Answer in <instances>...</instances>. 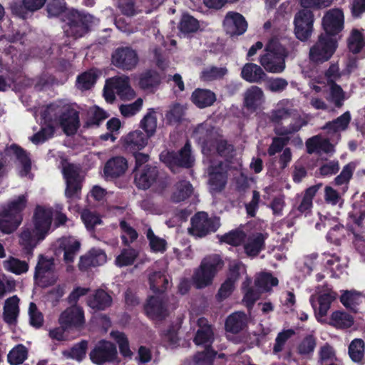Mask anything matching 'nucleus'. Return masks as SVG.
Masks as SVG:
<instances>
[{"label":"nucleus","instance_id":"1","mask_svg":"<svg viewBox=\"0 0 365 365\" xmlns=\"http://www.w3.org/2000/svg\"><path fill=\"white\" fill-rule=\"evenodd\" d=\"M52 217L53 212L51 209L41 205L36 207L32 217L33 229L24 230L19 236V242L25 255H32L36 244L45 239L51 228Z\"/></svg>","mask_w":365,"mask_h":365},{"label":"nucleus","instance_id":"2","mask_svg":"<svg viewBox=\"0 0 365 365\" xmlns=\"http://www.w3.org/2000/svg\"><path fill=\"white\" fill-rule=\"evenodd\" d=\"M289 55L288 49L277 40L270 39L260 56L259 63L264 70L272 73H281L285 68V59Z\"/></svg>","mask_w":365,"mask_h":365},{"label":"nucleus","instance_id":"3","mask_svg":"<svg viewBox=\"0 0 365 365\" xmlns=\"http://www.w3.org/2000/svg\"><path fill=\"white\" fill-rule=\"evenodd\" d=\"M26 204V196L21 195L2 207L0 212V230L2 232L10 234L18 228L22 222V212Z\"/></svg>","mask_w":365,"mask_h":365},{"label":"nucleus","instance_id":"4","mask_svg":"<svg viewBox=\"0 0 365 365\" xmlns=\"http://www.w3.org/2000/svg\"><path fill=\"white\" fill-rule=\"evenodd\" d=\"M224 264L225 262L220 255L212 254L205 257L192 276L195 287L203 289L211 285Z\"/></svg>","mask_w":365,"mask_h":365},{"label":"nucleus","instance_id":"5","mask_svg":"<svg viewBox=\"0 0 365 365\" xmlns=\"http://www.w3.org/2000/svg\"><path fill=\"white\" fill-rule=\"evenodd\" d=\"M339 38H330L327 35H319L316 43L310 48L309 61L317 65L328 61L338 48Z\"/></svg>","mask_w":365,"mask_h":365},{"label":"nucleus","instance_id":"6","mask_svg":"<svg viewBox=\"0 0 365 365\" xmlns=\"http://www.w3.org/2000/svg\"><path fill=\"white\" fill-rule=\"evenodd\" d=\"M160 160L173 173L175 168H191L194 165L195 159L192 155L190 143L187 140L178 152L163 151L160 154Z\"/></svg>","mask_w":365,"mask_h":365},{"label":"nucleus","instance_id":"7","mask_svg":"<svg viewBox=\"0 0 365 365\" xmlns=\"http://www.w3.org/2000/svg\"><path fill=\"white\" fill-rule=\"evenodd\" d=\"M91 16L78 11H69L66 16L67 28L65 33L68 36L78 38L89 31V25L91 23Z\"/></svg>","mask_w":365,"mask_h":365},{"label":"nucleus","instance_id":"8","mask_svg":"<svg viewBox=\"0 0 365 365\" xmlns=\"http://www.w3.org/2000/svg\"><path fill=\"white\" fill-rule=\"evenodd\" d=\"M190 232L197 237H203L215 232L220 226L219 217H209L205 212H198L191 218Z\"/></svg>","mask_w":365,"mask_h":365},{"label":"nucleus","instance_id":"9","mask_svg":"<svg viewBox=\"0 0 365 365\" xmlns=\"http://www.w3.org/2000/svg\"><path fill=\"white\" fill-rule=\"evenodd\" d=\"M89 356L91 361L96 365L114 362L118 358L116 346L111 341L101 339L91 351Z\"/></svg>","mask_w":365,"mask_h":365},{"label":"nucleus","instance_id":"10","mask_svg":"<svg viewBox=\"0 0 365 365\" xmlns=\"http://www.w3.org/2000/svg\"><path fill=\"white\" fill-rule=\"evenodd\" d=\"M62 173L66 183L65 190L66 198H79L82 189V182L78 168L74 164L67 163L63 166Z\"/></svg>","mask_w":365,"mask_h":365},{"label":"nucleus","instance_id":"11","mask_svg":"<svg viewBox=\"0 0 365 365\" xmlns=\"http://www.w3.org/2000/svg\"><path fill=\"white\" fill-rule=\"evenodd\" d=\"M314 16L310 9H301L294 16V34L299 41H307L312 36Z\"/></svg>","mask_w":365,"mask_h":365},{"label":"nucleus","instance_id":"12","mask_svg":"<svg viewBox=\"0 0 365 365\" xmlns=\"http://www.w3.org/2000/svg\"><path fill=\"white\" fill-rule=\"evenodd\" d=\"M322 27L324 33L320 35H327L330 38L336 36L342 31L344 27V16L340 9L328 11L322 19Z\"/></svg>","mask_w":365,"mask_h":365},{"label":"nucleus","instance_id":"13","mask_svg":"<svg viewBox=\"0 0 365 365\" xmlns=\"http://www.w3.org/2000/svg\"><path fill=\"white\" fill-rule=\"evenodd\" d=\"M111 61L113 66L123 71H131L138 63V56L135 50L130 46L117 48L112 53Z\"/></svg>","mask_w":365,"mask_h":365},{"label":"nucleus","instance_id":"14","mask_svg":"<svg viewBox=\"0 0 365 365\" xmlns=\"http://www.w3.org/2000/svg\"><path fill=\"white\" fill-rule=\"evenodd\" d=\"M5 155L14 156L21 163L23 171L27 175L31 169V160L27 152L16 143L7 146L4 150V154L0 152V178L3 174V169L6 165Z\"/></svg>","mask_w":365,"mask_h":365},{"label":"nucleus","instance_id":"15","mask_svg":"<svg viewBox=\"0 0 365 365\" xmlns=\"http://www.w3.org/2000/svg\"><path fill=\"white\" fill-rule=\"evenodd\" d=\"M57 119L63 133L67 136L75 135L80 128L79 112L73 108H68L61 111V108L57 110Z\"/></svg>","mask_w":365,"mask_h":365},{"label":"nucleus","instance_id":"16","mask_svg":"<svg viewBox=\"0 0 365 365\" xmlns=\"http://www.w3.org/2000/svg\"><path fill=\"white\" fill-rule=\"evenodd\" d=\"M59 324L64 328H81L85 324L84 312L81 307L73 305L64 310L58 319Z\"/></svg>","mask_w":365,"mask_h":365},{"label":"nucleus","instance_id":"17","mask_svg":"<svg viewBox=\"0 0 365 365\" xmlns=\"http://www.w3.org/2000/svg\"><path fill=\"white\" fill-rule=\"evenodd\" d=\"M144 310L151 319L162 321L168 315L166 302L162 296H150L144 305Z\"/></svg>","mask_w":365,"mask_h":365},{"label":"nucleus","instance_id":"18","mask_svg":"<svg viewBox=\"0 0 365 365\" xmlns=\"http://www.w3.org/2000/svg\"><path fill=\"white\" fill-rule=\"evenodd\" d=\"M223 26L226 34L233 37L242 35L247 31V23L241 14L229 11L223 21Z\"/></svg>","mask_w":365,"mask_h":365},{"label":"nucleus","instance_id":"19","mask_svg":"<svg viewBox=\"0 0 365 365\" xmlns=\"http://www.w3.org/2000/svg\"><path fill=\"white\" fill-rule=\"evenodd\" d=\"M150 138L141 130H135L121 138L122 146L128 153H137L146 147Z\"/></svg>","mask_w":365,"mask_h":365},{"label":"nucleus","instance_id":"20","mask_svg":"<svg viewBox=\"0 0 365 365\" xmlns=\"http://www.w3.org/2000/svg\"><path fill=\"white\" fill-rule=\"evenodd\" d=\"M128 168V160L123 156H114L106 161L103 174L107 180H114L125 174Z\"/></svg>","mask_w":365,"mask_h":365},{"label":"nucleus","instance_id":"21","mask_svg":"<svg viewBox=\"0 0 365 365\" xmlns=\"http://www.w3.org/2000/svg\"><path fill=\"white\" fill-rule=\"evenodd\" d=\"M159 177V170L156 166L147 165L139 173L135 174V183L138 188L147 190L153 185Z\"/></svg>","mask_w":365,"mask_h":365},{"label":"nucleus","instance_id":"22","mask_svg":"<svg viewBox=\"0 0 365 365\" xmlns=\"http://www.w3.org/2000/svg\"><path fill=\"white\" fill-rule=\"evenodd\" d=\"M337 296V293L333 290H329L327 292L319 294L317 297L318 307L312 297L310 298V302L318 322L321 321V318L327 316L331 303L336 300Z\"/></svg>","mask_w":365,"mask_h":365},{"label":"nucleus","instance_id":"23","mask_svg":"<svg viewBox=\"0 0 365 365\" xmlns=\"http://www.w3.org/2000/svg\"><path fill=\"white\" fill-rule=\"evenodd\" d=\"M227 182V172L225 170L222 163L209 168V185L216 192H221Z\"/></svg>","mask_w":365,"mask_h":365},{"label":"nucleus","instance_id":"24","mask_svg":"<svg viewBox=\"0 0 365 365\" xmlns=\"http://www.w3.org/2000/svg\"><path fill=\"white\" fill-rule=\"evenodd\" d=\"M322 184L312 185L304 190L302 199L298 205H294L293 211L297 212V216L304 215L307 216L312 212L313 199L317 193Z\"/></svg>","mask_w":365,"mask_h":365},{"label":"nucleus","instance_id":"25","mask_svg":"<svg viewBox=\"0 0 365 365\" xmlns=\"http://www.w3.org/2000/svg\"><path fill=\"white\" fill-rule=\"evenodd\" d=\"M112 302V297L102 289H96L87 299L88 306L96 312L106 310L111 306Z\"/></svg>","mask_w":365,"mask_h":365},{"label":"nucleus","instance_id":"26","mask_svg":"<svg viewBox=\"0 0 365 365\" xmlns=\"http://www.w3.org/2000/svg\"><path fill=\"white\" fill-rule=\"evenodd\" d=\"M58 247L63 251L64 262L70 264L81 249V242L72 237H62L58 241Z\"/></svg>","mask_w":365,"mask_h":365},{"label":"nucleus","instance_id":"27","mask_svg":"<svg viewBox=\"0 0 365 365\" xmlns=\"http://www.w3.org/2000/svg\"><path fill=\"white\" fill-rule=\"evenodd\" d=\"M59 109V106L55 103H50L42 111L41 115L42 120L45 123V125L41 127V131L49 139L53 136L55 128L53 122L57 119V110Z\"/></svg>","mask_w":365,"mask_h":365},{"label":"nucleus","instance_id":"28","mask_svg":"<svg viewBox=\"0 0 365 365\" xmlns=\"http://www.w3.org/2000/svg\"><path fill=\"white\" fill-rule=\"evenodd\" d=\"M107 84L115 89V93L122 99H131L134 97V91L130 86L128 77H114L107 80Z\"/></svg>","mask_w":365,"mask_h":365},{"label":"nucleus","instance_id":"29","mask_svg":"<svg viewBox=\"0 0 365 365\" xmlns=\"http://www.w3.org/2000/svg\"><path fill=\"white\" fill-rule=\"evenodd\" d=\"M241 77L249 83H261L267 76L261 66L254 63H247L242 68Z\"/></svg>","mask_w":365,"mask_h":365},{"label":"nucleus","instance_id":"30","mask_svg":"<svg viewBox=\"0 0 365 365\" xmlns=\"http://www.w3.org/2000/svg\"><path fill=\"white\" fill-rule=\"evenodd\" d=\"M47 0H22V3L12 7L13 13L19 17L26 19L29 12H34L41 9Z\"/></svg>","mask_w":365,"mask_h":365},{"label":"nucleus","instance_id":"31","mask_svg":"<svg viewBox=\"0 0 365 365\" xmlns=\"http://www.w3.org/2000/svg\"><path fill=\"white\" fill-rule=\"evenodd\" d=\"M215 93L209 90L196 88L191 95V101L199 108L210 107L216 101Z\"/></svg>","mask_w":365,"mask_h":365},{"label":"nucleus","instance_id":"32","mask_svg":"<svg viewBox=\"0 0 365 365\" xmlns=\"http://www.w3.org/2000/svg\"><path fill=\"white\" fill-rule=\"evenodd\" d=\"M264 93L262 90L255 86L247 89L244 98V105L248 110L255 112L262 105Z\"/></svg>","mask_w":365,"mask_h":365},{"label":"nucleus","instance_id":"33","mask_svg":"<svg viewBox=\"0 0 365 365\" xmlns=\"http://www.w3.org/2000/svg\"><path fill=\"white\" fill-rule=\"evenodd\" d=\"M363 295L354 289L343 290L339 297L340 302L348 310L356 313L358 306L362 302Z\"/></svg>","mask_w":365,"mask_h":365},{"label":"nucleus","instance_id":"34","mask_svg":"<svg viewBox=\"0 0 365 365\" xmlns=\"http://www.w3.org/2000/svg\"><path fill=\"white\" fill-rule=\"evenodd\" d=\"M19 300L16 295L6 299L3 312L4 320L6 323L14 324L16 322L19 313Z\"/></svg>","mask_w":365,"mask_h":365},{"label":"nucleus","instance_id":"35","mask_svg":"<svg viewBox=\"0 0 365 365\" xmlns=\"http://www.w3.org/2000/svg\"><path fill=\"white\" fill-rule=\"evenodd\" d=\"M161 82L160 74L154 70H147L140 75L138 85L144 91H153Z\"/></svg>","mask_w":365,"mask_h":365},{"label":"nucleus","instance_id":"36","mask_svg":"<svg viewBox=\"0 0 365 365\" xmlns=\"http://www.w3.org/2000/svg\"><path fill=\"white\" fill-rule=\"evenodd\" d=\"M150 289L156 294H163L168 289L170 281L162 272H154L149 276Z\"/></svg>","mask_w":365,"mask_h":365},{"label":"nucleus","instance_id":"37","mask_svg":"<svg viewBox=\"0 0 365 365\" xmlns=\"http://www.w3.org/2000/svg\"><path fill=\"white\" fill-rule=\"evenodd\" d=\"M246 327L245 314L237 312L229 315L225 323L227 332L238 334Z\"/></svg>","mask_w":365,"mask_h":365},{"label":"nucleus","instance_id":"38","mask_svg":"<svg viewBox=\"0 0 365 365\" xmlns=\"http://www.w3.org/2000/svg\"><path fill=\"white\" fill-rule=\"evenodd\" d=\"M354 322L353 316L344 311L336 310L331 314L329 324L336 329H346L350 328Z\"/></svg>","mask_w":365,"mask_h":365},{"label":"nucleus","instance_id":"39","mask_svg":"<svg viewBox=\"0 0 365 365\" xmlns=\"http://www.w3.org/2000/svg\"><path fill=\"white\" fill-rule=\"evenodd\" d=\"M365 47V35L357 29H353L347 38V48L354 53H359Z\"/></svg>","mask_w":365,"mask_h":365},{"label":"nucleus","instance_id":"40","mask_svg":"<svg viewBox=\"0 0 365 365\" xmlns=\"http://www.w3.org/2000/svg\"><path fill=\"white\" fill-rule=\"evenodd\" d=\"M140 127L145 131V134L149 138L153 137L157 129L156 112L153 108L148 109L140 122Z\"/></svg>","mask_w":365,"mask_h":365},{"label":"nucleus","instance_id":"41","mask_svg":"<svg viewBox=\"0 0 365 365\" xmlns=\"http://www.w3.org/2000/svg\"><path fill=\"white\" fill-rule=\"evenodd\" d=\"M54 269V259L48 258L42 255L38 257V260L35 267L34 279L41 280L44 277L46 273L52 272Z\"/></svg>","mask_w":365,"mask_h":365},{"label":"nucleus","instance_id":"42","mask_svg":"<svg viewBox=\"0 0 365 365\" xmlns=\"http://www.w3.org/2000/svg\"><path fill=\"white\" fill-rule=\"evenodd\" d=\"M214 333L210 325L200 327L196 332L193 341L196 345H202L205 347H212Z\"/></svg>","mask_w":365,"mask_h":365},{"label":"nucleus","instance_id":"43","mask_svg":"<svg viewBox=\"0 0 365 365\" xmlns=\"http://www.w3.org/2000/svg\"><path fill=\"white\" fill-rule=\"evenodd\" d=\"M265 237L263 234L257 233L244 245L245 253L250 257H256L264 248Z\"/></svg>","mask_w":365,"mask_h":365},{"label":"nucleus","instance_id":"44","mask_svg":"<svg viewBox=\"0 0 365 365\" xmlns=\"http://www.w3.org/2000/svg\"><path fill=\"white\" fill-rule=\"evenodd\" d=\"M348 354L355 363H361L364 357L365 344L361 339H354L348 347Z\"/></svg>","mask_w":365,"mask_h":365},{"label":"nucleus","instance_id":"45","mask_svg":"<svg viewBox=\"0 0 365 365\" xmlns=\"http://www.w3.org/2000/svg\"><path fill=\"white\" fill-rule=\"evenodd\" d=\"M217 352L212 347H205L203 351H197L192 357L194 365H213Z\"/></svg>","mask_w":365,"mask_h":365},{"label":"nucleus","instance_id":"46","mask_svg":"<svg viewBox=\"0 0 365 365\" xmlns=\"http://www.w3.org/2000/svg\"><path fill=\"white\" fill-rule=\"evenodd\" d=\"M28 356V350L21 344L15 346L8 354L7 360L11 365L21 364Z\"/></svg>","mask_w":365,"mask_h":365},{"label":"nucleus","instance_id":"47","mask_svg":"<svg viewBox=\"0 0 365 365\" xmlns=\"http://www.w3.org/2000/svg\"><path fill=\"white\" fill-rule=\"evenodd\" d=\"M146 237L149 242V246L153 252L164 253L167 250V242L165 239L155 235L150 227L146 232Z\"/></svg>","mask_w":365,"mask_h":365},{"label":"nucleus","instance_id":"48","mask_svg":"<svg viewBox=\"0 0 365 365\" xmlns=\"http://www.w3.org/2000/svg\"><path fill=\"white\" fill-rule=\"evenodd\" d=\"M88 119L84 124V128H87L93 125L98 126L103 120L108 117L104 110L96 106L88 111Z\"/></svg>","mask_w":365,"mask_h":365},{"label":"nucleus","instance_id":"49","mask_svg":"<svg viewBox=\"0 0 365 365\" xmlns=\"http://www.w3.org/2000/svg\"><path fill=\"white\" fill-rule=\"evenodd\" d=\"M351 121V114L349 111H346L342 115L332 121H329L326 123L325 128L337 132L339 130H345L347 129Z\"/></svg>","mask_w":365,"mask_h":365},{"label":"nucleus","instance_id":"50","mask_svg":"<svg viewBox=\"0 0 365 365\" xmlns=\"http://www.w3.org/2000/svg\"><path fill=\"white\" fill-rule=\"evenodd\" d=\"M227 73L225 67L210 66L201 72L200 78L204 81H212L222 78Z\"/></svg>","mask_w":365,"mask_h":365},{"label":"nucleus","instance_id":"51","mask_svg":"<svg viewBox=\"0 0 365 365\" xmlns=\"http://www.w3.org/2000/svg\"><path fill=\"white\" fill-rule=\"evenodd\" d=\"M192 192L193 187L189 181H180L177 184V191L173 194V200L177 202L184 201L191 196Z\"/></svg>","mask_w":365,"mask_h":365},{"label":"nucleus","instance_id":"52","mask_svg":"<svg viewBox=\"0 0 365 365\" xmlns=\"http://www.w3.org/2000/svg\"><path fill=\"white\" fill-rule=\"evenodd\" d=\"M200 27L198 21L189 14H183L180 19L178 29L183 34L196 32Z\"/></svg>","mask_w":365,"mask_h":365},{"label":"nucleus","instance_id":"53","mask_svg":"<svg viewBox=\"0 0 365 365\" xmlns=\"http://www.w3.org/2000/svg\"><path fill=\"white\" fill-rule=\"evenodd\" d=\"M246 235L241 230H233L221 236L220 241L232 246H239L245 240Z\"/></svg>","mask_w":365,"mask_h":365},{"label":"nucleus","instance_id":"54","mask_svg":"<svg viewBox=\"0 0 365 365\" xmlns=\"http://www.w3.org/2000/svg\"><path fill=\"white\" fill-rule=\"evenodd\" d=\"M97 75L91 71H86L78 76L76 79V86L82 91H86L91 88L96 83Z\"/></svg>","mask_w":365,"mask_h":365},{"label":"nucleus","instance_id":"55","mask_svg":"<svg viewBox=\"0 0 365 365\" xmlns=\"http://www.w3.org/2000/svg\"><path fill=\"white\" fill-rule=\"evenodd\" d=\"M317 346V338L312 334H308L299 344L297 352L302 356L312 354Z\"/></svg>","mask_w":365,"mask_h":365},{"label":"nucleus","instance_id":"56","mask_svg":"<svg viewBox=\"0 0 365 365\" xmlns=\"http://www.w3.org/2000/svg\"><path fill=\"white\" fill-rule=\"evenodd\" d=\"M138 255L135 249H124L116 258V264L120 267L131 265L135 261Z\"/></svg>","mask_w":365,"mask_h":365},{"label":"nucleus","instance_id":"57","mask_svg":"<svg viewBox=\"0 0 365 365\" xmlns=\"http://www.w3.org/2000/svg\"><path fill=\"white\" fill-rule=\"evenodd\" d=\"M329 85L330 86V96L332 102L336 108H341L345 99L342 88L334 81H329Z\"/></svg>","mask_w":365,"mask_h":365},{"label":"nucleus","instance_id":"58","mask_svg":"<svg viewBox=\"0 0 365 365\" xmlns=\"http://www.w3.org/2000/svg\"><path fill=\"white\" fill-rule=\"evenodd\" d=\"M114 339L118 345L120 354L123 357H131L133 352L130 349L129 341L126 335L123 332H113Z\"/></svg>","mask_w":365,"mask_h":365},{"label":"nucleus","instance_id":"59","mask_svg":"<svg viewBox=\"0 0 365 365\" xmlns=\"http://www.w3.org/2000/svg\"><path fill=\"white\" fill-rule=\"evenodd\" d=\"M294 334L295 331L292 329H284L282 331L278 333L273 346V353L278 354L281 352L283 350L284 346L288 339Z\"/></svg>","mask_w":365,"mask_h":365},{"label":"nucleus","instance_id":"60","mask_svg":"<svg viewBox=\"0 0 365 365\" xmlns=\"http://www.w3.org/2000/svg\"><path fill=\"white\" fill-rule=\"evenodd\" d=\"M184 114L182 106L180 103H175L165 114V117L168 123L174 125L181 123Z\"/></svg>","mask_w":365,"mask_h":365},{"label":"nucleus","instance_id":"61","mask_svg":"<svg viewBox=\"0 0 365 365\" xmlns=\"http://www.w3.org/2000/svg\"><path fill=\"white\" fill-rule=\"evenodd\" d=\"M66 10V2L63 0H48L46 4V12L48 17H56Z\"/></svg>","mask_w":365,"mask_h":365},{"label":"nucleus","instance_id":"62","mask_svg":"<svg viewBox=\"0 0 365 365\" xmlns=\"http://www.w3.org/2000/svg\"><path fill=\"white\" fill-rule=\"evenodd\" d=\"M334 359L336 360L335 351L330 344L326 343L324 346L320 347L319 351V362L321 365H327L329 361L332 362Z\"/></svg>","mask_w":365,"mask_h":365},{"label":"nucleus","instance_id":"63","mask_svg":"<svg viewBox=\"0 0 365 365\" xmlns=\"http://www.w3.org/2000/svg\"><path fill=\"white\" fill-rule=\"evenodd\" d=\"M289 137H274L269 145L267 153L269 156H273L276 153L282 150L284 147L289 143Z\"/></svg>","mask_w":365,"mask_h":365},{"label":"nucleus","instance_id":"64","mask_svg":"<svg viewBox=\"0 0 365 365\" xmlns=\"http://www.w3.org/2000/svg\"><path fill=\"white\" fill-rule=\"evenodd\" d=\"M87 348L88 341L86 340H82L71 348L70 351L71 357L77 361H81L86 356Z\"/></svg>","mask_w":365,"mask_h":365}]
</instances>
